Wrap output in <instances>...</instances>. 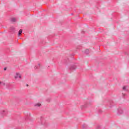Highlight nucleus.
Listing matches in <instances>:
<instances>
[{
    "label": "nucleus",
    "mask_w": 129,
    "mask_h": 129,
    "mask_svg": "<svg viewBox=\"0 0 129 129\" xmlns=\"http://www.w3.org/2000/svg\"><path fill=\"white\" fill-rule=\"evenodd\" d=\"M42 104H41V103H37L36 104H35L34 106H35V107H40V106H41Z\"/></svg>",
    "instance_id": "nucleus-5"
},
{
    "label": "nucleus",
    "mask_w": 129,
    "mask_h": 129,
    "mask_svg": "<svg viewBox=\"0 0 129 129\" xmlns=\"http://www.w3.org/2000/svg\"><path fill=\"white\" fill-rule=\"evenodd\" d=\"M39 123L41 125H43V126H44V127H46V126H47L48 124L47 121H46V120L45 119L40 120V121H39Z\"/></svg>",
    "instance_id": "nucleus-1"
},
{
    "label": "nucleus",
    "mask_w": 129,
    "mask_h": 129,
    "mask_svg": "<svg viewBox=\"0 0 129 129\" xmlns=\"http://www.w3.org/2000/svg\"><path fill=\"white\" fill-rule=\"evenodd\" d=\"M1 114H2L3 116H5V115H7L8 113V111L7 110H2L0 112Z\"/></svg>",
    "instance_id": "nucleus-4"
},
{
    "label": "nucleus",
    "mask_w": 129,
    "mask_h": 129,
    "mask_svg": "<svg viewBox=\"0 0 129 129\" xmlns=\"http://www.w3.org/2000/svg\"><path fill=\"white\" fill-rule=\"evenodd\" d=\"M37 66L38 67H40V66H41V63H38Z\"/></svg>",
    "instance_id": "nucleus-14"
},
{
    "label": "nucleus",
    "mask_w": 129,
    "mask_h": 129,
    "mask_svg": "<svg viewBox=\"0 0 129 129\" xmlns=\"http://www.w3.org/2000/svg\"><path fill=\"white\" fill-rule=\"evenodd\" d=\"M70 69V70H75V69H76V66H72Z\"/></svg>",
    "instance_id": "nucleus-6"
},
{
    "label": "nucleus",
    "mask_w": 129,
    "mask_h": 129,
    "mask_svg": "<svg viewBox=\"0 0 129 129\" xmlns=\"http://www.w3.org/2000/svg\"><path fill=\"white\" fill-rule=\"evenodd\" d=\"M10 31H11V32H15V27H11L10 28Z\"/></svg>",
    "instance_id": "nucleus-8"
},
{
    "label": "nucleus",
    "mask_w": 129,
    "mask_h": 129,
    "mask_svg": "<svg viewBox=\"0 0 129 129\" xmlns=\"http://www.w3.org/2000/svg\"><path fill=\"white\" fill-rule=\"evenodd\" d=\"M89 52V50L88 49H86L84 51L85 54H86L87 55V54H88V53Z\"/></svg>",
    "instance_id": "nucleus-10"
},
{
    "label": "nucleus",
    "mask_w": 129,
    "mask_h": 129,
    "mask_svg": "<svg viewBox=\"0 0 129 129\" xmlns=\"http://www.w3.org/2000/svg\"><path fill=\"white\" fill-rule=\"evenodd\" d=\"M14 78H15V79H21L22 75L20 73H16Z\"/></svg>",
    "instance_id": "nucleus-2"
},
{
    "label": "nucleus",
    "mask_w": 129,
    "mask_h": 129,
    "mask_svg": "<svg viewBox=\"0 0 129 129\" xmlns=\"http://www.w3.org/2000/svg\"><path fill=\"white\" fill-rule=\"evenodd\" d=\"M11 21L13 22H16L17 21V19L15 18H12Z\"/></svg>",
    "instance_id": "nucleus-11"
},
{
    "label": "nucleus",
    "mask_w": 129,
    "mask_h": 129,
    "mask_svg": "<svg viewBox=\"0 0 129 129\" xmlns=\"http://www.w3.org/2000/svg\"><path fill=\"white\" fill-rule=\"evenodd\" d=\"M123 112V111L122 110L121 108H119L118 109V113H120V114H121Z\"/></svg>",
    "instance_id": "nucleus-7"
},
{
    "label": "nucleus",
    "mask_w": 129,
    "mask_h": 129,
    "mask_svg": "<svg viewBox=\"0 0 129 129\" xmlns=\"http://www.w3.org/2000/svg\"><path fill=\"white\" fill-rule=\"evenodd\" d=\"M2 84H3V85H5V83H3Z\"/></svg>",
    "instance_id": "nucleus-16"
},
{
    "label": "nucleus",
    "mask_w": 129,
    "mask_h": 129,
    "mask_svg": "<svg viewBox=\"0 0 129 129\" xmlns=\"http://www.w3.org/2000/svg\"><path fill=\"white\" fill-rule=\"evenodd\" d=\"M88 106H89V104H88V103H87L84 105H81V109H84V108H87Z\"/></svg>",
    "instance_id": "nucleus-3"
},
{
    "label": "nucleus",
    "mask_w": 129,
    "mask_h": 129,
    "mask_svg": "<svg viewBox=\"0 0 129 129\" xmlns=\"http://www.w3.org/2000/svg\"><path fill=\"white\" fill-rule=\"evenodd\" d=\"M4 70H5V71L7 70V68H4Z\"/></svg>",
    "instance_id": "nucleus-15"
},
{
    "label": "nucleus",
    "mask_w": 129,
    "mask_h": 129,
    "mask_svg": "<svg viewBox=\"0 0 129 129\" xmlns=\"http://www.w3.org/2000/svg\"><path fill=\"white\" fill-rule=\"evenodd\" d=\"M22 33H23V30L20 29L18 33V36H21V35H22Z\"/></svg>",
    "instance_id": "nucleus-9"
},
{
    "label": "nucleus",
    "mask_w": 129,
    "mask_h": 129,
    "mask_svg": "<svg viewBox=\"0 0 129 129\" xmlns=\"http://www.w3.org/2000/svg\"><path fill=\"white\" fill-rule=\"evenodd\" d=\"M122 89L123 90H124V91L126 90V86H123L122 88Z\"/></svg>",
    "instance_id": "nucleus-12"
},
{
    "label": "nucleus",
    "mask_w": 129,
    "mask_h": 129,
    "mask_svg": "<svg viewBox=\"0 0 129 129\" xmlns=\"http://www.w3.org/2000/svg\"><path fill=\"white\" fill-rule=\"evenodd\" d=\"M39 69V67H38V66H35L34 67V69Z\"/></svg>",
    "instance_id": "nucleus-13"
},
{
    "label": "nucleus",
    "mask_w": 129,
    "mask_h": 129,
    "mask_svg": "<svg viewBox=\"0 0 129 129\" xmlns=\"http://www.w3.org/2000/svg\"><path fill=\"white\" fill-rule=\"evenodd\" d=\"M1 83H2V82H0V84H1Z\"/></svg>",
    "instance_id": "nucleus-17"
}]
</instances>
